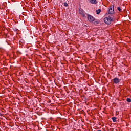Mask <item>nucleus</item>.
<instances>
[{
    "label": "nucleus",
    "instance_id": "obj_1",
    "mask_svg": "<svg viewBox=\"0 0 131 131\" xmlns=\"http://www.w3.org/2000/svg\"><path fill=\"white\" fill-rule=\"evenodd\" d=\"M114 19V16L113 15H110L107 17H106L104 19V21L105 24H111V22L113 21Z\"/></svg>",
    "mask_w": 131,
    "mask_h": 131
},
{
    "label": "nucleus",
    "instance_id": "obj_2",
    "mask_svg": "<svg viewBox=\"0 0 131 131\" xmlns=\"http://www.w3.org/2000/svg\"><path fill=\"white\" fill-rule=\"evenodd\" d=\"M88 20L89 22H94V24H98L99 21H95V17H93V16L91 15H88Z\"/></svg>",
    "mask_w": 131,
    "mask_h": 131
},
{
    "label": "nucleus",
    "instance_id": "obj_3",
    "mask_svg": "<svg viewBox=\"0 0 131 131\" xmlns=\"http://www.w3.org/2000/svg\"><path fill=\"white\" fill-rule=\"evenodd\" d=\"M114 6H110L109 10H108V14L110 15H113L114 14Z\"/></svg>",
    "mask_w": 131,
    "mask_h": 131
},
{
    "label": "nucleus",
    "instance_id": "obj_4",
    "mask_svg": "<svg viewBox=\"0 0 131 131\" xmlns=\"http://www.w3.org/2000/svg\"><path fill=\"white\" fill-rule=\"evenodd\" d=\"M114 83L116 84H117V83H119L120 82V79H118V78L116 77L113 79Z\"/></svg>",
    "mask_w": 131,
    "mask_h": 131
},
{
    "label": "nucleus",
    "instance_id": "obj_5",
    "mask_svg": "<svg viewBox=\"0 0 131 131\" xmlns=\"http://www.w3.org/2000/svg\"><path fill=\"white\" fill-rule=\"evenodd\" d=\"M79 13L81 15V16H82V17H84V16H85V14H84V11H83V10L81 9H79Z\"/></svg>",
    "mask_w": 131,
    "mask_h": 131
},
{
    "label": "nucleus",
    "instance_id": "obj_6",
    "mask_svg": "<svg viewBox=\"0 0 131 131\" xmlns=\"http://www.w3.org/2000/svg\"><path fill=\"white\" fill-rule=\"evenodd\" d=\"M90 2L91 4H94V5H96V4H97V0H90Z\"/></svg>",
    "mask_w": 131,
    "mask_h": 131
},
{
    "label": "nucleus",
    "instance_id": "obj_7",
    "mask_svg": "<svg viewBox=\"0 0 131 131\" xmlns=\"http://www.w3.org/2000/svg\"><path fill=\"white\" fill-rule=\"evenodd\" d=\"M101 11H102V10L101 9L96 10V14L97 15H99V14H100V13H101Z\"/></svg>",
    "mask_w": 131,
    "mask_h": 131
},
{
    "label": "nucleus",
    "instance_id": "obj_8",
    "mask_svg": "<svg viewBox=\"0 0 131 131\" xmlns=\"http://www.w3.org/2000/svg\"><path fill=\"white\" fill-rule=\"evenodd\" d=\"M112 119L113 122H116L117 121H116V117H113L112 118Z\"/></svg>",
    "mask_w": 131,
    "mask_h": 131
},
{
    "label": "nucleus",
    "instance_id": "obj_9",
    "mask_svg": "<svg viewBox=\"0 0 131 131\" xmlns=\"http://www.w3.org/2000/svg\"><path fill=\"white\" fill-rule=\"evenodd\" d=\"M126 101H127V102H128V103H130V102H131V99H130V98H127L126 99Z\"/></svg>",
    "mask_w": 131,
    "mask_h": 131
},
{
    "label": "nucleus",
    "instance_id": "obj_10",
    "mask_svg": "<svg viewBox=\"0 0 131 131\" xmlns=\"http://www.w3.org/2000/svg\"><path fill=\"white\" fill-rule=\"evenodd\" d=\"M64 6L65 7H68V4H67V3L66 2L64 3Z\"/></svg>",
    "mask_w": 131,
    "mask_h": 131
},
{
    "label": "nucleus",
    "instance_id": "obj_11",
    "mask_svg": "<svg viewBox=\"0 0 131 131\" xmlns=\"http://www.w3.org/2000/svg\"><path fill=\"white\" fill-rule=\"evenodd\" d=\"M117 10H118V11L121 12V8H120V7H117Z\"/></svg>",
    "mask_w": 131,
    "mask_h": 131
}]
</instances>
